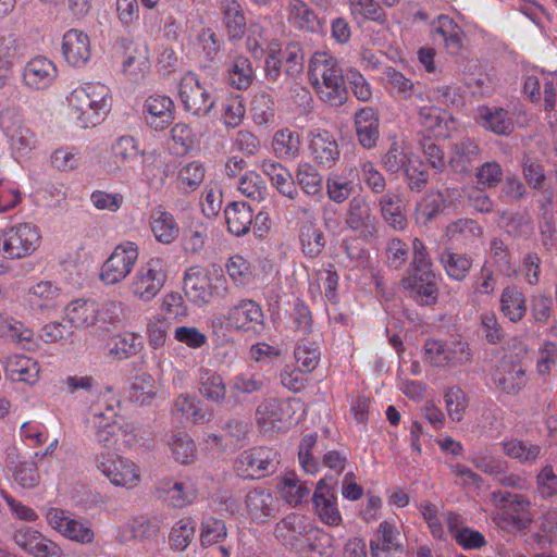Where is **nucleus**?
Wrapping results in <instances>:
<instances>
[{"mask_svg": "<svg viewBox=\"0 0 557 557\" xmlns=\"http://www.w3.org/2000/svg\"><path fill=\"white\" fill-rule=\"evenodd\" d=\"M471 463L487 475H499L507 469V461L495 455L490 449L474 450L469 458Z\"/></svg>", "mask_w": 557, "mask_h": 557, "instance_id": "obj_62", "label": "nucleus"}, {"mask_svg": "<svg viewBox=\"0 0 557 557\" xmlns=\"http://www.w3.org/2000/svg\"><path fill=\"white\" fill-rule=\"evenodd\" d=\"M311 527L304 516L290 513L282 519L275 528V533L278 539H282L286 544L297 548L304 549L302 544L299 543L300 537L307 536Z\"/></svg>", "mask_w": 557, "mask_h": 557, "instance_id": "obj_41", "label": "nucleus"}, {"mask_svg": "<svg viewBox=\"0 0 557 557\" xmlns=\"http://www.w3.org/2000/svg\"><path fill=\"white\" fill-rule=\"evenodd\" d=\"M139 258V246L132 240L117 244L100 269L99 278L106 285L123 282L134 270Z\"/></svg>", "mask_w": 557, "mask_h": 557, "instance_id": "obj_11", "label": "nucleus"}, {"mask_svg": "<svg viewBox=\"0 0 557 557\" xmlns=\"http://www.w3.org/2000/svg\"><path fill=\"white\" fill-rule=\"evenodd\" d=\"M504 454L521 465L534 463L542 453L539 444L517 438L505 440L502 443Z\"/></svg>", "mask_w": 557, "mask_h": 557, "instance_id": "obj_54", "label": "nucleus"}, {"mask_svg": "<svg viewBox=\"0 0 557 557\" xmlns=\"http://www.w3.org/2000/svg\"><path fill=\"white\" fill-rule=\"evenodd\" d=\"M287 21L292 26L305 32L317 33L322 28L320 18L302 0H288Z\"/></svg>", "mask_w": 557, "mask_h": 557, "instance_id": "obj_45", "label": "nucleus"}, {"mask_svg": "<svg viewBox=\"0 0 557 557\" xmlns=\"http://www.w3.org/2000/svg\"><path fill=\"white\" fill-rule=\"evenodd\" d=\"M431 37L435 44H442L449 54L456 55L463 48V30L447 15L432 22Z\"/></svg>", "mask_w": 557, "mask_h": 557, "instance_id": "obj_28", "label": "nucleus"}, {"mask_svg": "<svg viewBox=\"0 0 557 557\" xmlns=\"http://www.w3.org/2000/svg\"><path fill=\"white\" fill-rule=\"evenodd\" d=\"M474 120L481 127L496 135H508L513 129L511 115L507 110L499 107H478L474 112Z\"/></svg>", "mask_w": 557, "mask_h": 557, "instance_id": "obj_33", "label": "nucleus"}, {"mask_svg": "<svg viewBox=\"0 0 557 557\" xmlns=\"http://www.w3.org/2000/svg\"><path fill=\"white\" fill-rule=\"evenodd\" d=\"M71 121L79 128L100 125L112 109L110 88L99 82H87L72 89L66 96Z\"/></svg>", "mask_w": 557, "mask_h": 557, "instance_id": "obj_3", "label": "nucleus"}, {"mask_svg": "<svg viewBox=\"0 0 557 557\" xmlns=\"http://www.w3.org/2000/svg\"><path fill=\"white\" fill-rule=\"evenodd\" d=\"M140 157L144 159L143 175L147 184L150 186L163 185L169 166L164 168L159 177L152 174L151 164L148 162L150 157H147L145 151L140 150L138 139L131 135H121L112 141L108 172L116 176H128L135 172V166Z\"/></svg>", "mask_w": 557, "mask_h": 557, "instance_id": "obj_5", "label": "nucleus"}, {"mask_svg": "<svg viewBox=\"0 0 557 557\" xmlns=\"http://www.w3.org/2000/svg\"><path fill=\"white\" fill-rule=\"evenodd\" d=\"M160 533V520L156 517L136 516L119 530V539L122 542L138 540L143 543H158Z\"/></svg>", "mask_w": 557, "mask_h": 557, "instance_id": "obj_27", "label": "nucleus"}, {"mask_svg": "<svg viewBox=\"0 0 557 557\" xmlns=\"http://www.w3.org/2000/svg\"><path fill=\"white\" fill-rule=\"evenodd\" d=\"M223 506L221 510L231 515L239 513L257 524H263L277 517L281 502L271 490L256 487L247 492L244 498V507L232 497H227Z\"/></svg>", "mask_w": 557, "mask_h": 557, "instance_id": "obj_7", "label": "nucleus"}, {"mask_svg": "<svg viewBox=\"0 0 557 557\" xmlns=\"http://www.w3.org/2000/svg\"><path fill=\"white\" fill-rule=\"evenodd\" d=\"M149 225L154 239L160 244L170 245L178 237L180 226L175 218L161 207L151 210Z\"/></svg>", "mask_w": 557, "mask_h": 557, "instance_id": "obj_37", "label": "nucleus"}, {"mask_svg": "<svg viewBox=\"0 0 557 557\" xmlns=\"http://www.w3.org/2000/svg\"><path fill=\"white\" fill-rule=\"evenodd\" d=\"M260 169L281 195L290 200L296 199L298 190L292 173L285 166L274 160L267 159L261 161Z\"/></svg>", "mask_w": 557, "mask_h": 557, "instance_id": "obj_39", "label": "nucleus"}, {"mask_svg": "<svg viewBox=\"0 0 557 557\" xmlns=\"http://www.w3.org/2000/svg\"><path fill=\"white\" fill-rule=\"evenodd\" d=\"M84 423L101 447L124 450L137 442L134 424L119 414L116 404L103 398L89 407Z\"/></svg>", "mask_w": 557, "mask_h": 557, "instance_id": "obj_1", "label": "nucleus"}, {"mask_svg": "<svg viewBox=\"0 0 557 557\" xmlns=\"http://www.w3.org/2000/svg\"><path fill=\"white\" fill-rule=\"evenodd\" d=\"M84 423L101 447L124 450L137 442L134 424L119 414L116 404L103 398L89 407Z\"/></svg>", "mask_w": 557, "mask_h": 557, "instance_id": "obj_2", "label": "nucleus"}, {"mask_svg": "<svg viewBox=\"0 0 557 557\" xmlns=\"http://www.w3.org/2000/svg\"><path fill=\"white\" fill-rule=\"evenodd\" d=\"M168 278L164 259L151 257L141 262L131 277L127 288L132 297L141 302L154 299Z\"/></svg>", "mask_w": 557, "mask_h": 557, "instance_id": "obj_8", "label": "nucleus"}, {"mask_svg": "<svg viewBox=\"0 0 557 557\" xmlns=\"http://www.w3.org/2000/svg\"><path fill=\"white\" fill-rule=\"evenodd\" d=\"M196 521L191 517H183L174 522L169 533V546L174 552H184L196 534Z\"/></svg>", "mask_w": 557, "mask_h": 557, "instance_id": "obj_56", "label": "nucleus"}, {"mask_svg": "<svg viewBox=\"0 0 557 557\" xmlns=\"http://www.w3.org/2000/svg\"><path fill=\"white\" fill-rule=\"evenodd\" d=\"M98 304L90 299H74L64 308V319L74 327H88L98 320Z\"/></svg>", "mask_w": 557, "mask_h": 557, "instance_id": "obj_40", "label": "nucleus"}, {"mask_svg": "<svg viewBox=\"0 0 557 557\" xmlns=\"http://www.w3.org/2000/svg\"><path fill=\"white\" fill-rule=\"evenodd\" d=\"M401 546L400 532L394 521H382L370 540V553L372 557H383Z\"/></svg>", "mask_w": 557, "mask_h": 557, "instance_id": "obj_35", "label": "nucleus"}, {"mask_svg": "<svg viewBox=\"0 0 557 557\" xmlns=\"http://www.w3.org/2000/svg\"><path fill=\"white\" fill-rule=\"evenodd\" d=\"M420 124L435 137L446 138L455 128V120L435 106H423L419 109Z\"/></svg>", "mask_w": 557, "mask_h": 557, "instance_id": "obj_36", "label": "nucleus"}, {"mask_svg": "<svg viewBox=\"0 0 557 557\" xmlns=\"http://www.w3.org/2000/svg\"><path fill=\"white\" fill-rule=\"evenodd\" d=\"M293 413L290 399H267L257 407L256 421L262 432H277L290 423Z\"/></svg>", "mask_w": 557, "mask_h": 557, "instance_id": "obj_19", "label": "nucleus"}, {"mask_svg": "<svg viewBox=\"0 0 557 557\" xmlns=\"http://www.w3.org/2000/svg\"><path fill=\"white\" fill-rule=\"evenodd\" d=\"M270 26L271 20L267 17L249 25L246 46L255 58H261L268 51L271 41L276 40L272 37Z\"/></svg>", "mask_w": 557, "mask_h": 557, "instance_id": "obj_51", "label": "nucleus"}, {"mask_svg": "<svg viewBox=\"0 0 557 557\" xmlns=\"http://www.w3.org/2000/svg\"><path fill=\"white\" fill-rule=\"evenodd\" d=\"M383 81L386 91L398 99L411 100L417 99L424 102V89L420 83H413L401 72L388 66L383 72Z\"/></svg>", "mask_w": 557, "mask_h": 557, "instance_id": "obj_30", "label": "nucleus"}, {"mask_svg": "<svg viewBox=\"0 0 557 557\" xmlns=\"http://www.w3.org/2000/svg\"><path fill=\"white\" fill-rule=\"evenodd\" d=\"M480 152L481 149L473 139H462L453 146L449 165L456 173H468L472 168V163L479 158Z\"/></svg>", "mask_w": 557, "mask_h": 557, "instance_id": "obj_48", "label": "nucleus"}, {"mask_svg": "<svg viewBox=\"0 0 557 557\" xmlns=\"http://www.w3.org/2000/svg\"><path fill=\"white\" fill-rule=\"evenodd\" d=\"M7 470L11 473L13 483L22 488H33L39 483L40 476L35 462L23 460L20 456H8Z\"/></svg>", "mask_w": 557, "mask_h": 557, "instance_id": "obj_44", "label": "nucleus"}, {"mask_svg": "<svg viewBox=\"0 0 557 557\" xmlns=\"http://www.w3.org/2000/svg\"><path fill=\"white\" fill-rule=\"evenodd\" d=\"M178 99L186 112L199 117L208 115L215 104L210 90L190 72L180 81Z\"/></svg>", "mask_w": 557, "mask_h": 557, "instance_id": "obj_17", "label": "nucleus"}, {"mask_svg": "<svg viewBox=\"0 0 557 557\" xmlns=\"http://www.w3.org/2000/svg\"><path fill=\"white\" fill-rule=\"evenodd\" d=\"M346 223L351 230L361 234H371L374 230L375 218L369 202L363 197L357 196L349 201Z\"/></svg>", "mask_w": 557, "mask_h": 557, "instance_id": "obj_42", "label": "nucleus"}, {"mask_svg": "<svg viewBox=\"0 0 557 557\" xmlns=\"http://www.w3.org/2000/svg\"><path fill=\"white\" fill-rule=\"evenodd\" d=\"M312 502L315 515L321 522L331 527H337L343 518L337 507V497L334 487L331 486L326 478H322L315 486Z\"/></svg>", "mask_w": 557, "mask_h": 557, "instance_id": "obj_23", "label": "nucleus"}, {"mask_svg": "<svg viewBox=\"0 0 557 557\" xmlns=\"http://www.w3.org/2000/svg\"><path fill=\"white\" fill-rule=\"evenodd\" d=\"M15 544L34 557H63L62 548L41 532L22 527L14 532Z\"/></svg>", "mask_w": 557, "mask_h": 557, "instance_id": "obj_22", "label": "nucleus"}, {"mask_svg": "<svg viewBox=\"0 0 557 557\" xmlns=\"http://www.w3.org/2000/svg\"><path fill=\"white\" fill-rule=\"evenodd\" d=\"M146 123L156 131H162L174 120V102L165 95L148 96L143 106Z\"/></svg>", "mask_w": 557, "mask_h": 557, "instance_id": "obj_26", "label": "nucleus"}, {"mask_svg": "<svg viewBox=\"0 0 557 557\" xmlns=\"http://www.w3.org/2000/svg\"><path fill=\"white\" fill-rule=\"evenodd\" d=\"M308 143L310 154L319 166L331 169L339 160V146L330 131L320 127L311 128L308 132Z\"/></svg>", "mask_w": 557, "mask_h": 557, "instance_id": "obj_20", "label": "nucleus"}, {"mask_svg": "<svg viewBox=\"0 0 557 557\" xmlns=\"http://www.w3.org/2000/svg\"><path fill=\"white\" fill-rule=\"evenodd\" d=\"M495 510L492 515L496 525L509 533L530 528L533 521L532 503L528 496L510 491L496 490L490 494Z\"/></svg>", "mask_w": 557, "mask_h": 557, "instance_id": "obj_6", "label": "nucleus"}, {"mask_svg": "<svg viewBox=\"0 0 557 557\" xmlns=\"http://www.w3.org/2000/svg\"><path fill=\"white\" fill-rule=\"evenodd\" d=\"M471 357L468 343L457 337L447 341L429 339L424 344V358L434 367H463L470 363Z\"/></svg>", "mask_w": 557, "mask_h": 557, "instance_id": "obj_13", "label": "nucleus"}, {"mask_svg": "<svg viewBox=\"0 0 557 557\" xmlns=\"http://www.w3.org/2000/svg\"><path fill=\"white\" fill-rule=\"evenodd\" d=\"M0 129L5 135L15 160L27 157L39 145L36 134L24 123L22 113L14 108L0 111Z\"/></svg>", "mask_w": 557, "mask_h": 557, "instance_id": "obj_9", "label": "nucleus"}, {"mask_svg": "<svg viewBox=\"0 0 557 557\" xmlns=\"http://www.w3.org/2000/svg\"><path fill=\"white\" fill-rule=\"evenodd\" d=\"M381 212L388 225L401 231L407 225V219L403 211L401 199L394 193H387L380 199Z\"/></svg>", "mask_w": 557, "mask_h": 557, "instance_id": "obj_60", "label": "nucleus"}, {"mask_svg": "<svg viewBox=\"0 0 557 557\" xmlns=\"http://www.w3.org/2000/svg\"><path fill=\"white\" fill-rule=\"evenodd\" d=\"M296 182L301 190L315 199L323 197V177L310 163H301L296 171Z\"/></svg>", "mask_w": 557, "mask_h": 557, "instance_id": "obj_59", "label": "nucleus"}, {"mask_svg": "<svg viewBox=\"0 0 557 557\" xmlns=\"http://www.w3.org/2000/svg\"><path fill=\"white\" fill-rule=\"evenodd\" d=\"M263 313L260 306L250 299H243L232 306L224 319L231 329L250 331L262 323Z\"/></svg>", "mask_w": 557, "mask_h": 557, "instance_id": "obj_31", "label": "nucleus"}, {"mask_svg": "<svg viewBox=\"0 0 557 557\" xmlns=\"http://www.w3.org/2000/svg\"><path fill=\"white\" fill-rule=\"evenodd\" d=\"M184 292L190 301L197 305L208 304L212 297L208 273L199 268L189 269L184 276Z\"/></svg>", "mask_w": 557, "mask_h": 557, "instance_id": "obj_38", "label": "nucleus"}, {"mask_svg": "<svg viewBox=\"0 0 557 557\" xmlns=\"http://www.w3.org/2000/svg\"><path fill=\"white\" fill-rule=\"evenodd\" d=\"M308 77L323 102L339 107L348 97L342 69L337 60L325 51L314 52L309 62Z\"/></svg>", "mask_w": 557, "mask_h": 557, "instance_id": "obj_4", "label": "nucleus"}, {"mask_svg": "<svg viewBox=\"0 0 557 557\" xmlns=\"http://www.w3.org/2000/svg\"><path fill=\"white\" fill-rule=\"evenodd\" d=\"M205 166L198 161H190L182 165L177 173V187L190 193L196 190L205 178Z\"/></svg>", "mask_w": 557, "mask_h": 557, "instance_id": "obj_64", "label": "nucleus"}, {"mask_svg": "<svg viewBox=\"0 0 557 557\" xmlns=\"http://www.w3.org/2000/svg\"><path fill=\"white\" fill-rule=\"evenodd\" d=\"M22 76L23 83L29 89L44 90L55 81L58 69L52 60L44 55H37L27 61Z\"/></svg>", "mask_w": 557, "mask_h": 557, "instance_id": "obj_24", "label": "nucleus"}, {"mask_svg": "<svg viewBox=\"0 0 557 557\" xmlns=\"http://www.w3.org/2000/svg\"><path fill=\"white\" fill-rule=\"evenodd\" d=\"M226 79L235 89H247L255 79V71L249 59L237 55L231 60L226 69Z\"/></svg>", "mask_w": 557, "mask_h": 557, "instance_id": "obj_53", "label": "nucleus"}, {"mask_svg": "<svg viewBox=\"0 0 557 557\" xmlns=\"http://www.w3.org/2000/svg\"><path fill=\"white\" fill-rule=\"evenodd\" d=\"M158 495L173 508H185L198 498V480L186 475L178 480L162 481L158 486Z\"/></svg>", "mask_w": 557, "mask_h": 557, "instance_id": "obj_21", "label": "nucleus"}, {"mask_svg": "<svg viewBox=\"0 0 557 557\" xmlns=\"http://www.w3.org/2000/svg\"><path fill=\"white\" fill-rule=\"evenodd\" d=\"M24 299L32 312L50 315L64 304L65 297L55 281L40 278L29 282Z\"/></svg>", "mask_w": 557, "mask_h": 557, "instance_id": "obj_16", "label": "nucleus"}, {"mask_svg": "<svg viewBox=\"0 0 557 557\" xmlns=\"http://www.w3.org/2000/svg\"><path fill=\"white\" fill-rule=\"evenodd\" d=\"M62 53L69 65L83 67L91 58L89 36L81 29H69L62 38Z\"/></svg>", "mask_w": 557, "mask_h": 557, "instance_id": "obj_25", "label": "nucleus"}, {"mask_svg": "<svg viewBox=\"0 0 557 557\" xmlns=\"http://www.w3.org/2000/svg\"><path fill=\"white\" fill-rule=\"evenodd\" d=\"M4 373L13 382L34 385L39 380L40 366L32 357L14 354L5 359Z\"/></svg>", "mask_w": 557, "mask_h": 557, "instance_id": "obj_32", "label": "nucleus"}, {"mask_svg": "<svg viewBox=\"0 0 557 557\" xmlns=\"http://www.w3.org/2000/svg\"><path fill=\"white\" fill-rule=\"evenodd\" d=\"M96 468L114 486L132 490L137 487L141 481L139 467L133 460L115 453L97 455Z\"/></svg>", "mask_w": 557, "mask_h": 557, "instance_id": "obj_12", "label": "nucleus"}, {"mask_svg": "<svg viewBox=\"0 0 557 557\" xmlns=\"http://www.w3.org/2000/svg\"><path fill=\"white\" fill-rule=\"evenodd\" d=\"M168 447L172 458L181 465H190L197 459V446L185 431H176L168 436Z\"/></svg>", "mask_w": 557, "mask_h": 557, "instance_id": "obj_50", "label": "nucleus"}, {"mask_svg": "<svg viewBox=\"0 0 557 557\" xmlns=\"http://www.w3.org/2000/svg\"><path fill=\"white\" fill-rule=\"evenodd\" d=\"M440 277L434 272L411 274L404 281L412 297L421 305H432L437 300Z\"/></svg>", "mask_w": 557, "mask_h": 557, "instance_id": "obj_34", "label": "nucleus"}, {"mask_svg": "<svg viewBox=\"0 0 557 557\" xmlns=\"http://www.w3.org/2000/svg\"><path fill=\"white\" fill-rule=\"evenodd\" d=\"M500 312L510 322H519L527 313L525 297L517 286H507L500 294Z\"/></svg>", "mask_w": 557, "mask_h": 557, "instance_id": "obj_52", "label": "nucleus"}, {"mask_svg": "<svg viewBox=\"0 0 557 557\" xmlns=\"http://www.w3.org/2000/svg\"><path fill=\"white\" fill-rule=\"evenodd\" d=\"M413 158L414 154L408 150L405 143L394 139L387 151L382 154L381 164L386 172L397 174L403 172Z\"/></svg>", "mask_w": 557, "mask_h": 557, "instance_id": "obj_57", "label": "nucleus"}, {"mask_svg": "<svg viewBox=\"0 0 557 557\" xmlns=\"http://www.w3.org/2000/svg\"><path fill=\"white\" fill-rule=\"evenodd\" d=\"M301 251L308 258H317L325 247V236L320 227L311 222H304L299 227Z\"/></svg>", "mask_w": 557, "mask_h": 557, "instance_id": "obj_55", "label": "nucleus"}, {"mask_svg": "<svg viewBox=\"0 0 557 557\" xmlns=\"http://www.w3.org/2000/svg\"><path fill=\"white\" fill-rule=\"evenodd\" d=\"M307 557H332L334 539L321 529H310L306 536Z\"/></svg>", "mask_w": 557, "mask_h": 557, "instance_id": "obj_63", "label": "nucleus"}, {"mask_svg": "<svg viewBox=\"0 0 557 557\" xmlns=\"http://www.w3.org/2000/svg\"><path fill=\"white\" fill-rule=\"evenodd\" d=\"M200 393L211 401L221 403L226 395V386L223 377L210 369H202L199 376Z\"/></svg>", "mask_w": 557, "mask_h": 557, "instance_id": "obj_61", "label": "nucleus"}, {"mask_svg": "<svg viewBox=\"0 0 557 557\" xmlns=\"http://www.w3.org/2000/svg\"><path fill=\"white\" fill-rule=\"evenodd\" d=\"M227 230L235 236H243L249 232L253 222V213L246 202H231L224 210Z\"/></svg>", "mask_w": 557, "mask_h": 557, "instance_id": "obj_46", "label": "nucleus"}, {"mask_svg": "<svg viewBox=\"0 0 557 557\" xmlns=\"http://www.w3.org/2000/svg\"><path fill=\"white\" fill-rule=\"evenodd\" d=\"M272 147L277 158L292 160L298 157L300 151L299 134L290 128H282L275 132Z\"/></svg>", "mask_w": 557, "mask_h": 557, "instance_id": "obj_58", "label": "nucleus"}, {"mask_svg": "<svg viewBox=\"0 0 557 557\" xmlns=\"http://www.w3.org/2000/svg\"><path fill=\"white\" fill-rule=\"evenodd\" d=\"M0 337L9 338L22 348L30 349L34 345V332L23 322L0 313Z\"/></svg>", "mask_w": 557, "mask_h": 557, "instance_id": "obj_49", "label": "nucleus"}, {"mask_svg": "<svg viewBox=\"0 0 557 557\" xmlns=\"http://www.w3.org/2000/svg\"><path fill=\"white\" fill-rule=\"evenodd\" d=\"M354 126L358 144L371 150L376 147L380 138V117L370 107L361 108L354 114Z\"/></svg>", "mask_w": 557, "mask_h": 557, "instance_id": "obj_29", "label": "nucleus"}, {"mask_svg": "<svg viewBox=\"0 0 557 557\" xmlns=\"http://www.w3.org/2000/svg\"><path fill=\"white\" fill-rule=\"evenodd\" d=\"M528 374L520 362L502 359L491 374L492 387L502 394L516 396L528 383Z\"/></svg>", "mask_w": 557, "mask_h": 557, "instance_id": "obj_18", "label": "nucleus"}, {"mask_svg": "<svg viewBox=\"0 0 557 557\" xmlns=\"http://www.w3.org/2000/svg\"><path fill=\"white\" fill-rule=\"evenodd\" d=\"M144 349L143 336L135 332H122L112 337L109 356L122 361L135 357Z\"/></svg>", "mask_w": 557, "mask_h": 557, "instance_id": "obj_47", "label": "nucleus"}, {"mask_svg": "<svg viewBox=\"0 0 557 557\" xmlns=\"http://www.w3.org/2000/svg\"><path fill=\"white\" fill-rule=\"evenodd\" d=\"M40 240V231L35 224H15L0 232V256L8 260L26 258L37 250Z\"/></svg>", "mask_w": 557, "mask_h": 557, "instance_id": "obj_10", "label": "nucleus"}, {"mask_svg": "<svg viewBox=\"0 0 557 557\" xmlns=\"http://www.w3.org/2000/svg\"><path fill=\"white\" fill-rule=\"evenodd\" d=\"M171 417L173 421L184 424L191 421L200 424L209 421V418L199 407V401L189 394H180L173 401L171 408Z\"/></svg>", "mask_w": 557, "mask_h": 557, "instance_id": "obj_43", "label": "nucleus"}, {"mask_svg": "<svg viewBox=\"0 0 557 557\" xmlns=\"http://www.w3.org/2000/svg\"><path fill=\"white\" fill-rule=\"evenodd\" d=\"M46 520L55 532L69 541L82 545H88L95 541L96 534L90 522L67 510L49 508Z\"/></svg>", "mask_w": 557, "mask_h": 557, "instance_id": "obj_14", "label": "nucleus"}, {"mask_svg": "<svg viewBox=\"0 0 557 557\" xmlns=\"http://www.w3.org/2000/svg\"><path fill=\"white\" fill-rule=\"evenodd\" d=\"M280 456L273 448L256 447L238 455L234 462L237 474L245 479H261L274 473Z\"/></svg>", "mask_w": 557, "mask_h": 557, "instance_id": "obj_15", "label": "nucleus"}]
</instances>
